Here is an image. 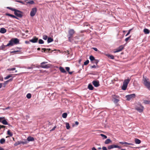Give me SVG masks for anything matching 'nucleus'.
I'll return each mask as SVG.
<instances>
[{
	"label": "nucleus",
	"mask_w": 150,
	"mask_h": 150,
	"mask_svg": "<svg viewBox=\"0 0 150 150\" xmlns=\"http://www.w3.org/2000/svg\"><path fill=\"white\" fill-rule=\"evenodd\" d=\"M35 67V66L34 65H33V66H31V67H27V69H33L34 67Z\"/></svg>",
	"instance_id": "09e8293b"
},
{
	"label": "nucleus",
	"mask_w": 150,
	"mask_h": 150,
	"mask_svg": "<svg viewBox=\"0 0 150 150\" xmlns=\"http://www.w3.org/2000/svg\"><path fill=\"white\" fill-rule=\"evenodd\" d=\"M20 144V142L18 141L16 142L14 144L15 146H16Z\"/></svg>",
	"instance_id": "a19ab883"
},
{
	"label": "nucleus",
	"mask_w": 150,
	"mask_h": 150,
	"mask_svg": "<svg viewBox=\"0 0 150 150\" xmlns=\"http://www.w3.org/2000/svg\"><path fill=\"white\" fill-rule=\"evenodd\" d=\"M16 69V68H13L11 69H8V70L9 71H13Z\"/></svg>",
	"instance_id": "603ef678"
},
{
	"label": "nucleus",
	"mask_w": 150,
	"mask_h": 150,
	"mask_svg": "<svg viewBox=\"0 0 150 150\" xmlns=\"http://www.w3.org/2000/svg\"><path fill=\"white\" fill-rule=\"evenodd\" d=\"M42 52H49L51 50L50 49H46L45 48H43L42 49Z\"/></svg>",
	"instance_id": "dca6fc26"
},
{
	"label": "nucleus",
	"mask_w": 150,
	"mask_h": 150,
	"mask_svg": "<svg viewBox=\"0 0 150 150\" xmlns=\"http://www.w3.org/2000/svg\"><path fill=\"white\" fill-rule=\"evenodd\" d=\"M34 3V1L33 0L30 1L28 2H26V5H27L28 4H33Z\"/></svg>",
	"instance_id": "c756f323"
},
{
	"label": "nucleus",
	"mask_w": 150,
	"mask_h": 150,
	"mask_svg": "<svg viewBox=\"0 0 150 150\" xmlns=\"http://www.w3.org/2000/svg\"><path fill=\"white\" fill-rule=\"evenodd\" d=\"M102 149L103 150H108L106 147L105 146H103L102 147Z\"/></svg>",
	"instance_id": "5fc2aeb1"
},
{
	"label": "nucleus",
	"mask_w": 150,
	"mask_h": 150,
	"mask_svg": "<svg viewBox=\"0 0 150 150\" xmlns=\"http://www.w3.org/2000/svg\"><path fill=\"white\" fill-rule=\"evenodd\" d=\"M132 30V29H130L128 31L127 33L125 35L126 36H127L130 33V32H131V30Z\"/></svg>",
	"instance_id": "de8ad7c7"
},
{
	"label": "nucleus",
	"mask_w": 150,
	"mask_h": 150,
	"mask_svg": "<svg viewBox=\"0 0 150 150\" xmlns=\"http://www.w3.org/2000/svg\"><path fill=\"white\" fill-rule=\"evenodd\" d=\"M47 62H43L40 64V65L39 66V67L43 68L48 69L50 67L49 64L44 65V64L47 63Z\"/></svg>",
	"instance_id": "0eeeda50"
},
{
	"label": "nucleus",
	"mask_w": 150,
	"mask_h": 150,
	"mask_svg": "<svg viewBox=\"0 0 150 150\" xmlns=\"http://www.w3.org/2000/svg\"><path fill=\"white\" fill-rule=\"evenodd\" d=\"M11 53H14L15 54L18 53L21 54V51L19 50H15L11 52Z\"/></svg>",
	"instance_id": "5701e85b"
},
{
	"label": "nucleus",
	"mask_w": 150,
	"mask_h": 150,
	"mask_svg": "<svg viewBox=\"0 0 150 150\" xmlns=\"http://www.w3.org/2000/svg\"><path fill=\"white\" fill-rule=\"evenodd\" d=\"M9 107H8L7 108H6L5 109H6V110L8 109H9Z\"/></svg>",
	"instance_id": "774afa93"
},
{
	"label": "nucleus",
	"mask_w": 150,
	"mask_h": 150,
	"mask_svg": "<svg viewBox=\"0 0 150 150\" xmlns=\"http://www.w3.org/2000/svg\"><path fill=\"white\" fill-rule=\"evenodd\" d=\"M37 11V9L36 8H34L32 9L30 12V16L33 17Z\"/></svg>",
	"instance_id": "1a4fd4ad"
},
{
	"label": "nucleus",
	"mask_w": 150,
	"mask_h": 150,
	"mask_svg": "<svg viewBox=\"0 0 150 150\" xmlns=\"http://www.w3.org/2000/svg\"><path fill=\"white\" fill-rule=\"evenodd\" d=\"M100 135L103 137L104 138H103V139H106L107 138V137L106 136L103 134H100Z\"/></svg>",
	"instance_id": "79ce46f5"
},
{
	"label": "nucleus",
	"mask_w": 150,
	"mask_h": 150,
	"mask_svg": "<svg viewBox=\"0 0 150 150\" xmlns=\"http://www.w3.org/2000/svg\"><path fill=\"white\" fill-rule=\"evenodd\" d=\"M6 15L7 16H10L12 18L18 19V18L16 17L15 16L9 13H6Z\"/></svg>",
	"instance_id": "b1692460"
},
{
	"label": "nucleus",
	"mask_w": 150,
	"mask_h": 150,
	"mask_svg": "<svg viewBox=\"0 0 150 150\" xmlns=\"http://www.w3.org/2000/svg\"><path fill=\"white\" fill-rule=\"evenodd\" d=\"M12 74H9L6 77H5L4 78V79L6 80L8 79L9 78H10L12 77Z\"/></svg>",
	"instance_id": "72a5a7b5"
},
{
	"label": "nucleus",
	"mask_w": 150,
	"mask_h": 150,
	"mask_svg": "<svg viewBox=\"0 0 150 150\" xmlns=\"http://www.w3.org/2000/svg\"><path fill=\"white\" fill-rule=\"evenodd\" d=\"M119 143L122 144H126L128 145H133V144L132 143H129L126 142H120Z\"/></svg>",
	"instance_id": "412c9836"
},
{
	"label": "nucleus",
	"mask_w": 150,
	"mask_h": 150,
	"mask_svg": "<svg viewBox=\"0 0 150 150\" xmlns=\"http://www.w3.org/2000/svg\"><path fill=\"white\" fill-rule=\"evenodd\" d=\"M37 50H40V47H38L37 49Z\"/></svg>",
	"instance_id": "338daca9"
},
{
	"label": "nucleus",
	"mask_w": 150,
	"mask_h": 150,
	"mask_svg": "<svg viewBox=\"0 0 150 150\" xmlns=\"http://www.w3.org/2000/svg\"><path fill=\"white\" fill-rule=\"evenodd\" d=\"M31 94H27L26 97L27 98L29 99L31 98Z\"/></svg>",
	"instance_id": "49530a36"
},
{
	"label": "nucleus",
	"mask_w": 150,
	"mask_h": 150,
	"mask_svg": "<svg viewBox=\"0 0 150 150\" xmlns=\"http://www.w3.org/2000/svg\"><path fill=\"white\" fill-rule=\"evenodd\" d=\"M131 37V36H129V37L127 38H126L125 39V41L126 42H127V41L130 39V38Z\"/></svg>",
	"instance_id": "3c124183"
},
{
	"label": "nucleus",
	"mask_w": 150,
	"mask_h": 150,
	"mask_svg": "<svg viewBox=\"0 0 150 150\" xmlns=\"http://www.w3.org/2000/svg\"><path fill=\"white\" fill-rule=\"evenodd\" d=\"M66 125L67 129H69L70 127L69 124L68 123L66 122Z\"/></svg>",
	"instance_id": "f704fd0d"
},
{
	"label": "nucleus",
	"mask_w": 150,
	"mask_h": 150,
	"mask_svg": "<svg viewBox=\"0 0 150 150\" xmlns=\"http://www.w3.org/2000/svg\"><path fill=\"white\" fill-rule=\"evenodd\" d=\"M0 150H4V149L0 146Z\"/></svg>",
	"instance_id": "680f3d73"
},
{
	"label": "nucleus",
	"mask_w": 150,
	"mask_h": 150,
	"mask_svg": "<svg viewBox=\"0 0 150 150\" xmlns=\"http://www.w3.org/2000/svg\"><path fill=\"white\" fill-rule=\"evenodd\" d=\"M88 88L90 90H92L93 88V87L92 86V85L91 84H89L88 85Z\"/></svg>",
	"instance_id": "473e14b6"
},
{
	"label": "nucleus",
	"mask_w": 150,
	"mask_h": 150,
	"mask_svg": "<svg viewBox=\"0 0 150 150\" xmlns=\"http://www.w3.org/2000/svg\"><path fill=\"white\" fill-rule=\"evenodd\" d=\"M91 68H95L96 67V65H93L91 66Z\"/></svg>",
	"instance_id": "6e6d98bb"
},
{
	"label": "nucleus",
	"mask_w": 150,
	"mask_h": 150,
	"mask_svg": "<svg viewBox=\"0 0 150 150\" xmlns=\"http://www.w3.org/2000/svg\"><path fill=\"white\" fill-rule=\"evenodd\" d=\"M75 31L73 29H70L68 31V34L67 37L69 41L71 42L74 40L73 37Z\"/></svg>",
	"instance_id": "f257e3e1"
},
{
	"label": "nucleus",
	"mask_w": 150,
	"mask_h": 150,
	"mask_svg": "<svg viewBox=\"0 0 150 150\" xmlns=\"http://www.w3.org/2000/svg\"><path fill=\"white\" fill-rule=\"evenodd\" d=\"M53 41V39L52 38H48L47 42L48 43L52 42Z\"/></svg>",
	"instance_id": "cd10ccee"
},
{
	"label": "nucleus",
	"mask_w": 150,
	"mask_h": 150,
	"mask_svg": "<svg viewBox=\"0 0 150 150\" xmlns=\"http://www.w3.org/2000/svg\"><path fill=\"white\" fill-rule=\"evenodd\" d=\"M20 144H27L28 143V142L26 140H25L24 141H20Z\"/></svg>",
	"instance_id": "e433bc0d"
},
{
	"label": "nucleus",
	"mask_w": 150,
	"mask_h": 150,
	"mask_svg": "<svg viewBox=\"0 0 150 150\" xmlns=\"http://www.w3.org/2000/svg\"><path fill=\"white\" fill-rule=\"evenodd\" d=\"M130 80V79L129 78L124 80L123 83V85L121 87V88L122 90H125L126 89L128 84Z\"/></svg>",
	"instance_id": "39448f33"
},
{
	"label": "nucleus",
	"mask_w": 150,
	"mask_h": 150,
	"mask_svg": "<svg viewBox=\"0 0 150 150\" xmlns=\"http://www.w3.org/2000/svg\"><path fill=\"white\" fill-rule=\"evenodd\" d=\"M13 80V78H11L9 80L5 81L3 83V87H5L6 85L8 83V82L12 81Z\"/></svg>",
	"instance_id": "4468645a"
},
{
	"label": "nucleus",
	"mask_w": 150,
	"mask_h": 150,
	"mask_svg": "<svg viewBox=\"0 0 150 150\" xmlns=\"http://www.w3.org/2000/svg\"><path fill=\"white\" fill-rule=\"evenodd\" d=\"M112 142V141L110 139H107L105 141L104 143L105 144H108Z\"/></svg>",
	"instance_id": "f3484780"
},
{
	"label": "nucleus",
	"mask_w": 150,
	"mask_h": 150,
	"mask_svg": "<svg viewBox=\"0 0 150 150\" xmlns=\"http://www.w3.org/2000/svg\"><path fill=\"white\" fill-rule=\"evenodd\" d=\"M81 59H79V63H80L81 62Z\"/></svg>",
	"instance_id": "69168bd1"
},
{
	"label": "nucleus",
	"mask_w": 150,
	"mask_h": 150,
	"mask_svg": "<svg viewBox=\"0 0 150 150\" xmlns=\"http://www.w3.org/2000/svg\"><path fill=\"white\" fill-rule=\"evenodd\" d=\"M135 142L136 144H139L141 143V141L139 139L135 138Z\"/></svg>",
	"instance_id": "393cba45"
},
{
	"label": "nucleus",
	"mask_w": 150,
	"mask_h": 150,
	"mask_svg": "<svg viewBox=\"0 0 150 150\" xmlns=\"http://www.w3.org/2000/svg\"><path fill=\"white\" fill-rule=\"evenodd\" d=\"M119 96H117L115 95H113L112 96V100L115 103H117L119 101Z\"/></svg>",
	"instance_id": "6e6552de"
},
{
	"label": "nucleus",
	"mask_w": 150,
	"mask_h": 150,
	"mask_svg": "<svg viewBox=\"0 0 150 150\" xmlns=\"http://www.w3.org/2000/svg\"><path fill=\"white\" fill-rule=\"evenodd\" d=\"M7 134L10 137H11L13 135V134L12 132H10V130H8L7 131Z\"/></svg>",
	"instance_id": "7c9ffc66"
},
{
	"label": "nucleus",
	"mask_w": 150,
	"mask_h": 150,
	"mask_svg": "<svg viewBox=\"0 0 150 150\" xmlns=\"http://www.w3.org/2000/svg\"><path fill=\"white\" fill-rule=\"evenodd\" d=\"M67 113H64L62 115V117L64 118H65L67 117Z\"/></svg>",
	"instance_id": "c9c22d12"
},
{
	"label": "nucleus",
	"mask_w": 150,
	"mask_h": 150,
	"mask_svg": "<svg viewBox=\"0 0 150 150\" xmlns=\"http://www.w3.org/2000/svg\"><path fill=\"white\" fill-rule=\"evenodd\" d=\"M5 119L4 117H0V122H1L4 125H7L8 124V122Z\"/></svg>",
	"instance_id": "9b49d317"
},
{
	"label": "nucleus",
	"mask_w": 150,
	"mask_h": 150,
	"mask_svg": "<svg viewBox=\"0 0 150 150\" xmlns=\"http://www.w3.org/2000/svg\"><path fill=\"white\" fill-rule=\"evenodd\" d=\"M59 69L60 71L62 73H65L66 72L64 69L62 67H60L59 68Z\"/></svg>",
	"instance_id": "4be33fe9"
},
{
	"label": "nucleus",
	"mask_w": 150,
	"mask_h": 150,
	"mask_svg": "<svg viewBox=\"0 0 150 150\" xmlns=\"http://www.w3.org/2000/svg\"><path fill=\"white\" fill-rule=\"evenodd\" d=\"M7 8L8 9L12 11H14V14L17 17L20 18H21L23 16V13L19 10L9 7H7Z\"/></svg>",
	"instance_id": "f03ea898"
},
{
	"label": "nucleus",
	"mask_w": 150,
	"mask_h": 150,
	"mask_svg": "<svg viewBox=\"0 0 150 150\" xmlns=\"http://www.w3.org/2000/svg\"><path fill=\"white\" fill-rule=\"evenodd\" d=\"M118 148L119 149H121V147L120 146H119L118 145H116V148Z\"/></svg>",
	"instance_id": "13d9d810"
},
{
	"label": "nucleus",
	"mask_w": 150,
	"mask_h": 150,
	"mask_svg": "<svg viewBox=\"0 0 150 150\" xmlns=\"http://www.w3.org/2000/svg\"><path fill=\"white\" fill-rule=\"evenodd\" d=\"M144 103L145 104H149L150 103V102L147 100H145L144 101Z\"/></svg>",
	"instance_id": "c03bdc74"
},
{
	"label": "nucleus",
	"mask_w": 150,
	"mask_h": 150,
	"mask_svg": "<svg viewBox=\"0 0 150 150\" xmlns=\"http://www.w3.org/2000/svg\"><path fill=\"white\" fill-rule=\"evenodd\" d=\"M27 140L29 141H33L34 140V139L33 137L29 136L27 138Z\"/></svg>",
	"instance_id": "6ab92c4d"
},
{
	"label": "nucleus",
	"mask_w": 150,
	"mask_h": 150,
	"mask_svg": "<svg viewBox=\"0 0 150 150\" xmlns=\"http://www.w3.org/2000/svg\"><path fill=\"white\" fill-rule=\"evenodd\" d=\"M2 87H3V84L0 83V88H1Z\"/></svg>",
	"instance_id": "052dcab7"
},
{
	"label": "nucleus",
	"mask_w": 150,
	"mask_h": 150,
	"mask_svg": "<svg viewBox=\"0 0 150 150\" xmlns=\"http://www.w3.org/2000/svg\"><path fill=\"white\" fill-rule=\"evenodd\" d=\"M5 142V140L4 138H2L0 140V143L1 144H4Z\"/></svg>",
	"instance_id": "2f4dec72"
},
{
	"label": "nucleus",
	"mask_w": 150,
	"mask_h": 150,
	"mask_svg": "<svg viewBox=\"0 0 150 150\" xmlns=\"http://www.w3.org/2000/svg\"><path fill=\"white\" fill-rule=\"evenodd\" d=\"M89 59L92 62L94 60H95V59L94 57L92 55H91L90 56Z\"/></svg>",
	"instance_id": "c85d7f7f"
},
{
	"label": "nucleus",
	"mask_w": 150,
	"mask_h": 150,
	"mask_svg": "<svg viewBox=\"0 0 150 150\" xmlns=\"http://www.w3.org/2000/svg\"><path fill=\"white\" fill-rule=\"evenodd\" d=\"M124 48V46L123 45H121L119 46L116 50L114 52V53L118 52L121 51Z\"/></svg>",
	"instance_id": "ddd939ff"
},
{
	"label": "nucleus",
	"mask_w": 150,
	"mask_h": 150,
	"mask_svg": "<svg viewBox=\"0 0 150 150\" xmlns=\"http://www.w3.org/2000/svg\"><path fill=\"white\" fill-rule=\"evenodd\" d=\"M89 62V61L88 60H87L85 62H84V64L85 65H87Z\"/></svg>",
	"instance_id": "37998d69"
},
{
	"label": "nucleus",
	"mask_w": 150,
	"mask_h": 150,
	"mask_svg": "<svg viewBox=\"0 0 150 150\" xmlns=\"http://www.w3.org/2000/svg\"><path fill=\"white\" fill-rule=\"evenodd\" d=\"M38 43L40 44H42L44 43V41L42 39H40L38 41Z\"/></svg>",
	"instance_id": "ea45409f"
},
{
	"label": "nucleus",
	"mask_w": 150,
	"mask_h": 150,
	"mask_svg": "<svg viewBox=\"0 0 150 150\" xmlns=\"http://www.w3.org/2000/svg\"><path fill=\"white\" fill-rule=\"evenodd\" d=\"M109 58L112 59H114V56L112 55L109 54H108L106 55Z\"/></svg>",
	"instance_id": "bb28decb"
},
{
	"label": "nucleus",
	"mask_w": 150,
	"mask_h": 150,
	"mask_svg": "<svg viewBox=\"0 0 150 150\" xmlns=\"http://www.w3.org/2000/svg\"><path fill=\"white\" fill-rule=\"evenodd\" d=\"M92 83L95 87H98L100 85L98 81H93L92 82Z\"/></svg>",
	"instance_id": "f8f14e48"
},
{
	"label": "nucleus",
	"mask_w": 150,
	"mask_h": 150,
	"mask_svg": "<svg viewBox=\"0 0 150 150\" xmlns=\"http://www.w3.org/2000/svg\"><path fill=\"white\" fill-rule=\"evenodd\" d=\"M92 150H97L95 147H93L92 148Z\"/></svg>",
	"instance_id": "0e129e2a"
},
{
	"label": "nucleus",
	"mask_w": 150,
	"mask_h": 150,
	"mask_svg": "<svg viewBox=\"0 0 150 150\" xmlns=\"http://www.w3.org/2000/svg\"><path fill=\"white\" fill-rule=\"evenodd\" d=\"M135 109L138 111L140 112H143L144 107L142 106L141 103L138 102V103H134Z\"/></svg>",
	"instance_id": "20e7f679"
},
{
	"label": "nucleus",
	"mask_w": 150,
	"mask_h": 150,
	"mask_svg": "<svg viewBox=\"0 0 150 150\" xmlns=\"http://www.w3.org/2000/svg\"><path fill=\"white\" fill-rule=\"evenodd\" d=\"M47 36L46 35H44L43 36V39L44 40H46L47 38Z\"/></svg>",
	"instance_id": "a18cd8bd"
},
{
	"label": "nucleus",
	"mask_w": 150,
	"mask_h": 150,
	"mask_svg": "<svg viewBox=\"0 0 150 150\" xmlns=\"http://www.w3.org/2000/svg\"><path fill=\"white\" fill-rule=\"evenodd\" d=\"M135 97V94H129L126 96L127 100H130L131 99L134 98Z\"/></svg>",
	"instance_id": "9d476101"
},
{
	"label": "nucleus",
	"mask_w": 150,
	"mask_h": 150,
	"mask_svg": "<svg viewBox=\"0 0 150 150\" xmlns=\"http://www.w3.org/2000/svg\"><path fill=\"white\" fill-rule=\"evenodd\" d=\"M75 124L76 125H78L79 124V123L77 121H76L75 122Z\"/></svg>",
	"instance_id": "bf43d9fd"
},
{
	"label": "nucleus",
	"mask_w": 150,
	"mask_h": 150,
	"mask_svg": "<svg viewBox=\"0 0 150 150\" xmlns=\"http://www.w3.org/2000/svg\"><path fill=\"white\" fill-rule=\"evenodd\" d=\"M19 40L17 38H12L9 41V43L5 47L12 46L14 44H17L19 43Z\"/></svg>",
	"instance_id": "7ed1b4c3"
},
{
	"label": "nucleus",
	"mask_w": 150,
	"mask_h": 150,
	"mask_svg": "<svg viewBox=\"0 0 150 150\" xmlns=\"http://www.w3.org/2000/svg\"><path fill=\"white\" fill-rule=\"evenodd\" d=\"M6 32V30L4 28H1L0 30L1 33H4Z\"/></svg>",
	"instance_id": "aec40b11"
},
{
	"label": "nucleus",
	"mask_w": 150,
	"mask_h": 150,
	"mask_svg": "<svg viewBox=\"0 0 150 150\" xmlns=\"http://www.w3.org/2000/svg\"><path fill=\"white\" fill-rule=\"evenodd\" d=\"M144 83L146 87L150 90V82L148 79L145 78L143 80Z\"/></svg>",
	"instance_id": "423d86ee"
},
{
	"label": "nucleus",
	"mask_w": 150,
	"mask_h": 150,
	"mask_svg": "<svg viewBox=\"0 0 150 150\" xmlns=\"http://www.w3.org/2000/svg\"><path fill=\"white\" fill-rule=\"evenodd\" d=\"M6 126L3 125H0V129L2 128H5Z\"/></svg>",
	"instance_id": "864d4df0"
},
{
	"label": "nucleus",
	"mask_w": 150,
	"mask_h": 150,
	"mask_svg": "<svg viewBox=\"0 0 150 150\" xmlns=\"http://www.w3.org/2000/svg\"><path fill=\"white\" fill-rule=\"evenodd\" d=\"M99 62V61L98 60L95 59V60H94L93 62H92L95 63L96 65H97V64H98Z\"/></svg>",
	"instance_id": "4c0bfd02"
},
{
	"label": "nucleus",
	"mask_w": 150,
	"mask_h": 150,
	"mask_svg": "<svg viewBox=\"0 0 150 150\" xmlns=\"http://www.w3.org/2000/svg\"><path fill=\"white\" fill-rule=\"evenodd\" d=\"M56 128V127H54L52 129V130H54L55 129V128Z\"/></svg>",
	"instance_id": "e2e57ef3"
},
{
	"label": "nucleus",
	"mask_w": 150,
	"mask_h": 150,
	"mask_svg": "<svg viewBox=\"0 0 150 150\" xmlns=\"http://www.w3.org/2000/svg\"><path fill=\"white\" fill-rule=\"evenodd\" d=\"M38 38L36 37H34L32 39L30 40V41L33 43H35L37 42Z\"/></svg>",
	"instance_id": "2eb2a0df"
},
{
	"label": "nucleus",
	"mask_w": 150,
	"mask_h": 150,
	"mask_svg": "<svg viewBox=\"0 0 150 150\" xmlns=\"http://www.w3.org/2000/svg\"><path fill=\"white\" fill-rule=\"evenodd\" d=\"M66 70L68 72L69 74H72V72H70L69 71L70 70V68L69 67H66Z\"/></svg>",
	"instance_id": "58836bf2"
},
{
	"label": "nucleus",
	"mask_w": 150,
	"mask_h": 150,
	"mask_svg": "<svg viewBox=\"0 0 150 150\" xmlns=\"http://www.w3.org/2000/svg\"><path fill=\"white\" fill-rule=\"evenodd\" d=\"M114 148H116V145H111L109 146L108 147V149H110Z\"/></svg>",
	"instance_id": "a211bd4d"
},
{
	"label": "nucleus",
	"mask_w": 150,
	"mask_h": 150,
	"mask_svg": "<svg viewBox=\"0 0 150 150\" xmlns=\"http://www.w3.org/2000/svg\"><path fill=\"white\" fill-rule=\"evenodd\" d=\"M93 49L95 51H97L98 50L96 48H95V47H93Z\"/></svg>",
	"instance_id": "4d7b16f0"
},
{
	"label": "nucleus",
	"mask_w": 150,
	"mask_h": 150,
	"mask_svg": "<svg viewBox=\"0 0 150 150\" xmlns=\"http://www.w3.org/2000/svg\"><path fill=\"white\" fill-rule=\"evenodd\" d=\"M17 2L23 4H25L24 2H23V1H17Z\"/></svg>",
	"instance_id": "8fccbe9b"
},
{
	"label": "nucleus",
	"mask_w": 150,
	"mask_h": 150,
	"mask_svg": "<svg viewBox=\"0 0 150 150\" xmlns=\"http://www.w3.org/2000/svg\"><path fill=\"white\" fill-rule=\"evenodd\" d=\"M143 31L145 34H149L150 32L149 30L146 28L144 29Z\"/></svg>",
	"instance_id": "a878e982"
}]
</instances>
